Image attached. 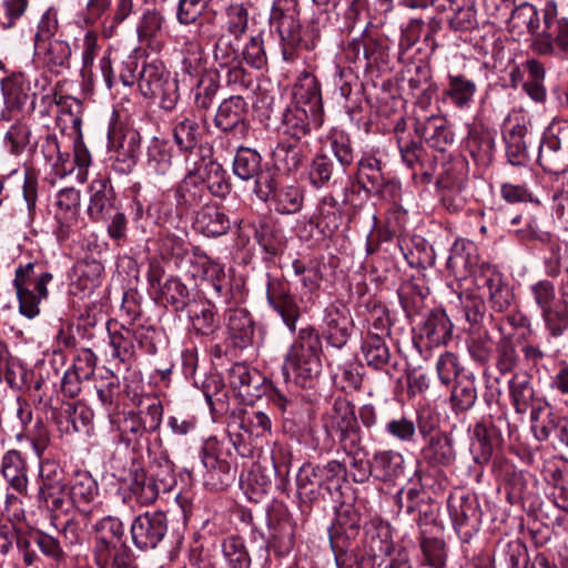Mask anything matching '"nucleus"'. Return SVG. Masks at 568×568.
Wrapping results in <instances>:
<instances>
[{
    "mask_svg": "<svg viewBox=\"0 0 568 568\" xmlns=\"http://www.w3.org/2000/svg\"><path fill=\"white\" fill-rule=\"evenodd\" d=\"M172 168V149L168 142L152 139L146 149L145 170L154 176L166 175Z\"/></svg>",
    "mask_w": 568,
    "mask_h": 568,
    "instance_id": "58836bf2",
    "label": "nucleus"
},
{
    "mask_svg": "<svg viewBox=\"0 0 568 568\" xmlns=\"http://www.w3.org/2000/svg\"><path fill=\"white\" fill-rule=\"evenodd\" d=\"M541 19L542 26L531 49L540 55H554L557 48L568 59V18H559L557 4L548 1L541 10Z\"/></svg>",
    "mask_w": 568,
    "mask_h": 568,
    "instance_id": "7ed1b4c3",
    "label": "nucleus"
},
{
    "mask_svg": "<svg viewBox=\"0 0 568 568\" xmlns=\"http://www.w3.org/2000/svg\"><path fill=\"white\" fill-rule=\"evenodd\" d=\"M140 142V133L135 130H126L121 135L115 149V160L112 164L116 172L126 174L133 170L136 164Z\"/></svg>",
    "mask_w": 568,
    "mask_h": 568,
    "instance_id": "c756f323",
    "label": "nucleus"
},
{
    "mask_svg": "<svg viewBox=\"0 0 568 568\" xmlns=\"http://www.w3.org/2000/svg\"><path fill=\"white\" fill-rule=\"evenodd\" d=\"M448 511L457 534L462 535L463 540L467 541L471 536V530L467 529L470 518L476 514V507L467 496L450 497L448 499Z\"/></svg>",
    "mask_w": 568,
    "mask_h": 568,
    "instance_id": "c03bdc74",
    "label": "nucleus"
},
{
    "mask_svg": "<svg viewBox=\"0 0 568 568\" xmlns=\"http://www.w3.org/2000/svg\"><path fill=\"white\" fill-rule=\"evenodd\" d=\"M466 149L478 166L487 168L491 164L495 154V139L487 132L470 133Z\"/></svg>",
    "mask_w": 568,
    "mask_h": 568,
    "instance_id": "8fccbe9b",
    "label": "nucleus"
},
{
    "mask_svg": "<svg viewBox=\"0 0 568 568\" xmlns=\"http://www.w3.org/2000/svg\"><path fill=\"white\" fill-rule=\"evenodd\" d=\"M477 399V390L473 381L458 382L450 395L452 407L456 412L470 409Z\"/></svg>",
    "mask_w": 568,
    "mask_h": 568,
    "instance_id": "774afa93",
    "label": "nucleus"
},
{
    "mask_svg": "<svg viewBox=\"0 0 568 568\" xmlns=\"http://www.w3.org/2000/svg\"><path fill=\"white\" fill-rule=\"evenodd\" d=\"M373 475L382 481L392 480L404 471V457L394 450H378L372 458Z\"/></svg>",
    "mask_w": 568,
    "mask_h": 568,
    "instance_id": "a18cd8bd",
    "label": "nucleus"
},
{
    "mask_svg": "<svg viewBox=\"0 0 568 568\" xmlns=\"http://www.w3.org/2000/svg\"><path fill=\"white\" fill-rule=\"evenodd\" d=\"M415 131L430 148L440 152L446 151L447 146L454 142L453 132L447 128L444 119L438 116H429L423 122L417 121Z\"/></svg>",
    "mask_w": 568,
    "mask_h": 568,
    "instance_id": "a878e982",
    "label": "nucleus"
},
{
    "mask_svg": "<svg viewBox=\"0 0 568 568\" xmlns=\"http://www.w3.org/2000/svg\"><path fill=\"white\" fill-rule=\"evenodd\" d=\"M266 298L271 307L280 314L287 328L294 332L300 317V307L287 285L278 278L268 276Z\"/></svg>",
    "mask_w": 568,
    "mask_h": 568,
    "instance_id": "4468645a",
    "label": "nucleus"
},
{
    "mask_svg": "<svg viewBox=\"0 0 568 568\" xmlns=\"http://www.w3.org/2000/svg\"><path fill=\"white\" fill-rule=\"evenodd\" d=\"M297 495L303 503H313L317 500L321 494L318 476L313 468V464H304L296 475Z\"/></svg>",
    "mask_w": 568,
    "mask_h": 568,
    "instance_id": "6e6d98bb",
    "label": "nucleus"
},
{
    "mask_svg": "<svg viewBox=\"0 0 568 568\" xmlns=\"http://www.w3.org/2000/svg\"><path fill=\"white\" fill-rule=\"evenodd\" d=\"M352 321L345 311L329 305L325 308L324 336L327 343L336 348H342L351 335Z\"/></svg>",
    "mask_w": 568,
    "mask_h": 568,
    "instance_id": "412c9836",
    "label": "nucleus"
},
{
    "mask_svg": "<svg viewBox=\"0 0 568 568\" xmlns=\"http://www.w3.org/2000/svg\"><path fill=\"white\" fill-rule=\"evenodd\" d=\"M322 422L328 435L338 434L339 444L361 437L354 405L345 397L334 399L331 408L323 415Z\"/></svg>",
    "mask_w": 568,
    "mask_h": 568,
    "instance_id": "1a4fd4ad",
    "label": "nucleus"
},
{
    "mask_svg": "<svg viewBox=\"0 0 568 568\" xmlns=\"http://www.w3.org/2000/svg\"><path fill=\"white\" fill-rule=\"evenodd\" d=\"M224 33L242 39L248 29V9L245 3H232L224 11Z\"/></svg>",
    "mask_w": 568,
    "mask_h": 568,
    "instance_id": "864d4df0",
    "label": "nucleus"
},
{
    "mask_svg": "<svg viewBox=\"0 0 568 568\" xmlns=\"http://www.w3.org/2000/svg\"><path fill=\"white\" fill-rule=\"evenodd\" d=\"M99 486L90 473L75 471L70 480L69 496L72 504L87 517L100 513V506L90 504L98 497Z\"/></svg>",
    "mask_w": 568,
    "mask_h": 568,
    "instance_id": "2eb2a0df",
    "label": "nucleus"
},
{
    "mask_svg": "<svg viewBox=\"0 0 568 568\" xmlns=\"http://www.w3.org/2000/svg\"><path fill=\"white\" fill-rule=\"evenodd\" d=\"M453 325L444 312H432L420 327L422 337L430 346L446 344L452 337Z\"/></svg>",
    "mask_w": 568,
    "mask_h": 568,
    "instance_id": "49530a36",
    "label": "nucleus"
},
{
    "mask_svg": "<svg viewBox=\"0 0 568 568\" xmlns=\"http://www.w3.org/2000/svg\"><path fill=\"white\" fill-rule=\"evenodd\" d=\"M241 40L224 32L217 36L213 47V58L220 67H230L241 62Z\"/></svg>",
    "mask_w": 568,
    "mask_h": 568,
    "instance_id": "603ef678",
    "label": "nucleus"
},
{
    "mask_svg": "<svg viewBox=\"0 0 568 568\" xmlns=\"http://www.w3.org/2000/svg\"><path fill=\"white\" fill-rule=\"evenodd\" d=\"M359 519L357 515L345 519L344 515H339L337 526H334L329 532V542L334 555L353 551L351 541L355 540L359 534Z\"/></svg>",
    "mask_w": 568,
    "mask_h": 568,
    "instance_id": "4c0bfd02",
    "label": "nucleus"
},
{
    "mask_svg": "<svg viewBox=\"0 0 568 568\" xmlns=\"http://www.w3.org/2000/svg\"><path fill=\"white\" fill-rule=\"evenodd\" d=\"M93 549L125 544L124 526L118 517L104 516L93 525Z\"/></svg>",
    "mask_w": 568,
    "mask_h": 568,
    "instance_id": "c9c22d12",
    "label": "nucleus"
},
{
    "mask_svg": "<svg viewBox=\"0 0 568 568\" xmlns=\"http://www.w3.org/2000/svg\"><path fill=\"white\" fill-rule=\"evenodd\" d=\"M222 551L230 568H250L251 557L242 538L235 536L225 538L222 542Z\"/></svg>",
    "mask_w": 568,
    "mask_h": 568,
    "instance_id": "052dcab7",
    "label": "nucleus"
},
{
    "mask_svg": "<svg viewBox=\"0 0 568 568\" xmlns=\"http://www.w3.org/2000/svg\"><path fill=\"white\" fill-rule=\"evenodd\" d=\"M546 331L551 337L561 336L568 328V311L556 304L540 312Z\"/></svg>",
    "mask_w": 568,
    "mask_h": 568,
    "instance_id": "69168bd1",
    "label": "nucleus"
},
{
    "mask_svg": "<svg viewBox=\"0 0 568 568\" xmlns=\"http://www.w3.org/2000/svg\"><path fill=\"white\" fill-rule=\"evenodd\" d=\"M538 162L545 171L552 174H562L568 171V146L562 148L552 128L545 132L540 142Z\"/></svg>",
    "mask_w": 568,
    "mask_h": 568,
    "instance_id": "dca6fc26",
    "label": "nucleus"
},
{
    "mask_svg": "<svg viewBox=\"0 0 568 568\" xmlns=\"http://www.w3.org/2000/svg\"><path fill=\"white\" fill-rule=\"evenodd\" d=\"M528 123L526 114L518 110L510 111L504 120L503 139L506 158L511 165L524 166L529 161Z\"/></svg>",
    "mask_w": 568,
    "mask_h": 568,
    "instance_id": "0eeeda50",
    "label": "nucleus"
},
{
    "mask_svg": "<svg viewBox=\"0 0 568 568\" xmlns=\"http://www.w3.org/2000/svg\"><path fill=\"white\" fill-rule=\"evenodd\" d=\"M270 21L280 36L283 59L294 60L296 50L302 44L296 0H276L272 7Z\"/></svg>",
    "mask_w": 568,
    "mask_h": 568,
    "instance_id": "20e7f679",
    "label": "nucleus"
},
{
    "mask_svg": "<svg viewBox=\"0 0 568 568\" xmlns=\"http://www.w3.org/2000/svg\"><path fill=\"white\" fill-rule=\"evenodd\" d=\"M195 223L206 236L224 235L231 226L230 219L217 204H206L196 214Z\"/></svg>",
    "mask_w": 568,
    "mask_h": 568,
    "instance_id": "72a5a7b5",
    "label": "nucleus"
},
{
    "mask_svg": "<svg viewBox=\"0 0 568 568\" xmlns=\"http://www.w3.org/2000/svg\"><path fill=\"white\" fill-rule=\"evenodd\" d=\"M275 210L281 214H294L303 206V192L298 186L288 185L274 190Z\"/></svg>",
    "mask_w": 568,
    "mask_h": 568,
    "instance_id": "680f3d73",
    "label": "nucleus"
},
{
    "mask_svg": "<svg viewBox=\"0 0 568 568\" xmlns=\"http://www.w3.org/2000/svg\"><path fill=\"white\" fill-rule=\"evenodd\" d=\"M133 545L142 551L155 549L168 532V519L162 511H145L130 527Z\"/></svg>",
    "mask_w": 568,
    "mask_h": 568,
    "instance_id": "6e6552de",
    "label": "nucleus"
},
{
    "mask_svg": "<svg viewBox=\"0 0 568 568\" xmlns=\"http://www.w3.org/2000/svg\"><path fill=\"white\" fill-rule=\"evenodd\" d=\"M139 89L144 97L160 98L161 108L171 111L179 101L178 82L159 61L146 63L139 78Z\"/></svg>",
    "mask_w": 568,
    "mask_h": 568,
    "instance_id": "423d86ee",
    "label": "nucleus"
},
{
    "mask_svg": "<svg viewBox=\"0 0 568 568\" xmlns=\"http://www.w3.org/2000/svg\"><path fill=\"white\" fill-rule=\"evenodd\" d=\"M233 172L243 181H253V191L262 201H267L275 190L272 171L262 164V156L251 148H240L236 151Z\"/></svg>",
    "mask_w": 568,
    "mask_h": 568,
    "instance_id": "39448f33",
    "label": "nucleus"
},
{
    "mask_svg": "<svg viewBox=\"0 0 568 568\" xmlns=\"http://www.w3.org/2000/svg\"><path fill=\"white\" fill-rule=\"evenodd\" d=\"M229 383L243 397L258 396L263 376L245 363H235L229 371Z\"/></svg>",
    "mask_w": 568,
    "mask_h": 568,
    "instance_id": "cd10ccee",
    "label": "nucleus"
},
{
    "mask_svg": "<svg viewBox=\"0 0 568 568\" xmlns=\"http://www.w3.org/2000/svg\"><path fill=\"white\" fill-rule=\"evenodd\" d=\"M194 24V38L185 43L187 48L183 50L182 59L183 69L190 75L197 74L203 68L204 50L201 41H210L217 36V24L213 17L202 16Z\"/></svg>",
    "mask_w": 568,
    "mask_h": 568,
    "instance_id": "9b49d317",
    "label": "nucleus"
},
{
    "mask_svg": "<svg viewBox=\"0 0 568 568\" xmlns=\"http://www.w3.org/2000/svg\"><path fill=\"white\" fill-rule=\"evenodd\" d=\"M186 174L176 189V196L180 203L187 206L199 204L205 193V186L201 179L199 161L185 158Z\"/></svg>",
    "mask_w": 568,
    "mask_h": 568,
    "instance_id": "b1692460",
    "label": "nucleus"
},
{
    "mask_svg": "<svg viewBox=\"0 0 568 568\" xmlns=\"http://www.w3.org/2000/svg\"><path fill=\"white\" fill-rule=\"evenodd\" d=\"M0 473L11 489L26 494L28 489V466L22 454L17 449L8 450L1 458Z\"/></svg>",
    "mask_w": 568,
    "mask_h": 568,
    "instance_id": "aec40b11",
    "label": "nucleus"
},
{
    "mask_svg": "<svg viewBox=\"0 0 568 568\" xmlns=\"http://www.w3.org/2000/svg\"><path fill=\"white\" fill-rule=\"evenodd\" d=\"M322 341L316 331L302 327L290 347L284 362V371L293 375L296 383L307 386L322 373Z\"/></svg>",
    "mask_w": 568,
    "mask_h": 568,
    "instance_id": "f257e3e1",
    "label": "nucleus"
},
{
    "mask_svg": "<svg viewBox=\"0 0 568 568\" xmlns=\"http://www.w3.org/2000/svg\"><path fill=\"white\" fill-rule=\"evenodd\" d=\"M508 392L516 414L525 415L536 402L532 377L526 373H516L508 382Z\"/></svg>",
    "mask_w": 568,
    "mask_h": 568,
    "instance_id": "bb28decb",
    "label": "nucleus"
},
{
    "mask_svg": "<svg viewBox=\"0 0 568 568\" xmlns=\"http://www.w3.org/2000/svg\"><path fill=\"white\" fill-rule=\"evenodd\" d=\"M322 113H313L300 104L288 105L283 114L280 131L283 135L301 142L311 133L313 126L322 125Z\"/></svg>",
    "mask_w": 568,
    "mask_h": 568,
    "instance_id": "ddd939ff",
    "label": "nucleus"
},
{
    "mask_svg": "<svg viewBox=\"0 0 568 568\" xmlns=\"http://www.w3.org/2000/svg\"><path fill=\"white\" fill-rule=\"evenodd\" d=\"M341 447L349 458L353 480L359 484L366 483L373 475V466L372 460L367 459V452L361 446V437L342 443Z\"/></svg>",
    "mask_w": 568,
    "mask_h": 568,
    "instance_id": "473e14b6",
    "label": "nucleus"
},
{
    "mask_svg": "<svg viewBox=\"0 0 568 568\" xmlns=\"http://www.w3.org/2000/svg\"><path fill=\"white\" fill-rule=\"evenodd\" d=\"M92 556L98 568H138L133 554L125 544L92 549Z\"/></svg>",
    "mask_w": 568,
    "mask_h": 568,
    "instance_id": "e433bc0d",
    "label": "nucleus"
},
{
    "mask_svg": "<svg viewBox=\"0 0 568 568\" xmlns=\"http://www.w3.org/2000/svg\"><path fill=\"white\" fill-rule=\"evenodd\" d=\"M219 88L220 83L216 75H202L193 89L195 108L200 110L210 109L216 97Z\"/></svg>",
    "mask_w": 568,
    "mask_h": 568,
    "instance_id": "0e129e2a",
    "label": "nucleus"
},
{
    "mask_svg": "<svg viewBox=\"0 0 568 568\" xmlns=\"http://www.w3.org/2000/svg\"><path fill=\"white\" fill-rule=\"evenodd\" d=\"M444 94L458 109H468L477 92L476 83L463 74H449Z\"/></svg>",
    "mask_w": 568,
    "mask_h": 568,
    "instance_id": "37998d69",
    "label": "nucleus"
},
{
    "mask_svg": "<svg viewBox=\"0 0 568 568\" xmlns=\"http://www.w3.org/2000/svg\"><path fill=\"white\" fill-rule=\"evenodd\" d=\"M60 114L57 116V122L64 133H74L81 131V109L82 103L80 100L71 97H59L55 100Z\"/></svg>",
    "mask_w": 568,
    "mask_h": 568,
    "instance_id": "de8ad7c7",
    "label": "nucleus"
},
{
    "mask_svg": "<svg viewBox=\"0 0 568 568\" xmlns=\"http://www.w3.org/2000/svg\"><path fill=\"white\" fill-rule=\"evenodd\" d=\"M318 476V483L322 489L332 491L333 487L339 486V479L346 475V466L338 460H329L325 465H313Z\"/></svg>",
    "mask_w": 568,
    "mask_h": 568,
    "instance_id": "338daca9",
    "label": "nucleus"
},
{
    "mask_svg": "<svg viewBox=\"0 0 568 568\" xmlns=\"http://www.w3.org/2000/svg\"><path fill=\"white\" fill-rule=\"evenodd\" d=\"M247 103L240 95H232L221 102L216 110L214 124L223 132L244 138L248 131L246 121Z\"/></svg>",
    "mask_w": 568,
    "mask_h": 568,
    "instance_id": "f8f14e48",
    "label": "nucleus"
},
{
    "mask_svg": "<svg viewBox=\"0 0 568 568\" xmlns=\"http://www.w3.org/2000/svg\"><path fill=\"white\" fill-rule=\"evenodd\" d=\"M474 284L478 290L487 291L490 306L495 312L507 311L515 301L513 290L503 282L500 274L494 271L488 270L476 275Z\"/></svg>",
    "mask_w": 568,
    "mask_h": 568,
    "instance_id": "f3484780",
    "label": "nucleus"
},
{
    "mask_svg": "<svg viewBox=\"0 0 568 568\" xmlns=\"http://www.w3.org/2000/svg\"><path fill=\"white\" fill-rule=\"evenodd\" d=\"M190 267L187 272L194 280L209 282L214 291L222 294L224 290L225 272L224 266L212 260L206 253L196 248L189 257Z\"/></svg>",
    "mask_w": 568,
    "mask_h": 568,
    "instance_id": "a211bd4d",
    "label": "nucleus"
},
{
    "mask_svg": "<svg viewBox=\"0 0 568 568\" xmlns=\"http://www.w3.org/2000/svg\"><path fill=\"white\" fill-rule=\"evenodd\" d=\"M40 53H43V62L51 72L59 74L70 68L71 48L67 41H49Z\"/></svg>",
    "mask_w": 568,
    "mask_h": 568,
    "instance_id": "3c124183",
    "label": "nucleus"
},
{
    "mask_svg": "<svg viewBox=\"0 0 568 568\" xmlns=\"http://www.w3.org/2000/svg\"><path fill=\"white\" fill-rule=\"evenodd\" d=\"M0 91L3 99V109L0 112V120L10 121L14 112L21 111L30 97L37 93L31 92V84L26 74L21 71H10L0 80Z\"/></svg>",
    "mask_w": 568,
    "mask_h": 568,
    "instance_id": "9d476101",
    "label": "nucleus"
},
{
    "mask_svg": "<svg viewBox=\"0 0 568 568\" xmlns=\"http://www.w3.org/2000/svg\"><path fill=\"white\" fill-rule=\"evenodd\" d=\"M200 134L199 122L193 116L179 118L172 129L174 143L181 152L187 153L186 158H191V161L202 156L195 151Z\"/></svg>",
    "mask_w": 568,
    "mask_h": 568,
    "instance_id": "393cba45",
    "label": "nucleus"
},
{
    "mask_svg": "<svg viewBox=\"0 0 568 568\" xmlns=\"http://www.w3.org/2000/svg\"><path fill=\"white\" fill-rule=\"evenodd\" d=\"M199 168H201V179L204 186L217 197H225L231 191V184L223 166L214 160L199 158Z\"/></svg>",
    "mask_w": 568,
    "mask_h": 568,
    "instance_id": "f704fd0d",
    "label": "nucleus"
},
{
    "mask_svg": "<svg viewBox=\"0 0 568 568\" xmlns=\"http://www.w3.org/2000/svg\"><path fill=\"white\" fill-rule=\"evenodd\" d=\"M506 22L509 32L517 36L529 34L537 38V33H539L541 29L539 12L537 8L529 2H523L516 6L510 11Z\"/></svg>",
    "mask_w": 568,
    "mask_h": 568,
    "instance_id": "5701e85b",
    "label": "nucleus"
},
{
    "mask_svg": "<svg viewBox=\"0 0 568 568\" xmlns=\"http://www.w3.org/2000/svg\"><path fill=\"white\" fill-rule=\"evenodd\" d=\"M422 458L432 467L449 466L456 454L452 440L443 434H434L422 449Z\"/></svg>",
    "mask_w": 568,
    "mask_h": 568,
    "instance_id": "7c9ffc66",
    "label": "nucleus"
},
{
    "mask_svg": "<svg viewBox=\"0 0 568 568\" xmlns=\"http://www.w3.org/2000/svg\"><path fill=\"white\" fill-rule=\"evenodd\" d=\"M30 125L22 121H16L4 134V146L12 155L22 154L30 144Z\"/></svg>",
    "mask_w": 568,
    "mask_h": 568,
    "instance_id": "13d9d810",
    "label": "nucleus"
},
{
    "mask_svg": "<svg viewBox=\"0 0 568 568\" xmlns=\"http://www.w3.org/2000/svg\"><path fill=\"white\" fill-rule=\"evenodd\" d=\"M229 338L239 348H246L253 343L254 321L245 308L229 310L225 314Z\"/></svg>",
    "mask_w": 568,
    "mask_h": 568,
    "instance_id": "6ab92c4d",
    "label": "nucleus"
},
{
    "mask_svg": "<svg viewBox=\"0 0 568 568\" xmlns=\"http://www.w3.org/2000/svg\"><path fill=\"white\" fill-rule=\"evenodd\" d=\"M273 159L280 170L296 171L304 160V143L281 141L273 151Z\"/></svg>",
    "mask_w": 568,
    "mask_h": 568,
    "instance_id": "09e8293b",
    "label": "nucleus"
},
{
    "mask_svg": "<svg viewBox=\"0 0 568 568\" xmlns=\"http://www.w3.org/2000/svg\"><path fill=\"white\" fill-rule=\"evenodd\" d=\"M88 214L95 222L104 221L114 209V191L108 179H97L90 185Z\"/></svg>",
    "mask_w": 568,
    "mask_h": 568,
    "instance_id": "4be33fe9",
    "label": "nucleus"
},
{
    "mask_svg": "<svg viewBox=\"0 0 568 568\" xmlns=\"http://www.w3.org/2000/svg\"><path fill=\"white\" fill-rule=\"evenodd\" d=\"M221 445L216 438H209L201 448V460L203 466L212 474H216L222 485H227L233 479L231 465L220 455Z\"/></svg>",
    "mask_w": 568,
    "mask_h": 568,
    "instance_id": "ea45409f",
    "label": "nucleus"
},
{
    "mask_svg": "<svg viewBox=\"0 0 568 568\" xmlns=\"http://www.w3.org/2000/svg\"><path fill=\"white\" fill-rule=\"evenodd\" d=\"M294 100L293 104L303 105L313 113H322L320 83L315 75L306 71L298 75L294 85Z\"/></svg>",
    "mask_w": 568,
    "mask_h": 568,
    "instance_id": "c85d7f7f",
    "label": "nucleus"
},
{
    "mask_svg": "<svg viewBox=\"0 0 568 568\" xmlns=\"http://www.w3.org/2000/svg\"><path fill=\"white\" fill-rule=\"evenodd\" d=\"M466 321L471 325H478L483 322L486 313L484 298L476 292L466 288L458 295Z\"/></svg>",
    "mask_w": 568,
    "mask_h": 568,
    "instance_id": "e2e57ef3",
    "label": "nucleus"
},
{
    "mask_svg": "<svg viewBox=\"0 0 568 568\" xmlns=\"http://www.w3.org/2000/svg\"><path fill=\"white\" fill-rule=\"evenodd\" d=\"M362 349L365 362L375 369H382L389 361V349L386 343L377 335L367 336Z\"/></svg>",
    "mask_w": 568,
    "mask_h": 568,
    "instance_id": "bf43d9fd",
    "label": "nucleus"
},
{
    "mask_svg": "<svg viewBox=\"0 0 568 568\" xmlns=\"http://www.w3.org/2000/svg\"><path fill=\"white\" fill-rule=\"evenodd\" d=\"M53 275L43 271L39 264L29 262L20 264L14 271L13 286L19 302V312L34 318L40 314V303L48 297L47 285Z\"/></svg>",
    "mask_w": 568,
    "mask_h": 568,
    "instance_id": "f03ea898",
    "label": "nucleus"
},
{
    "mask_svg": "<svg viewBox=\"0 0 568 568\" xmlns=\"http://www.w3.org/2000/svg\"><path fill=\"white\" fill-rule=\"evenodd\" d=\"M189 318L194 332L210 336L219 328L215 306L209 301L194 302L189 306Z\"/></svg>",
    "mask_w": 568,
    "mask_h": 568,
    "instance_id": "a19ab883",
    "label": "nucleus"
},
{
    "mask_svg": "<svg viewBox=\"0 0 568 568\" xmlns=\"http://www.w3.org/2000/svg\"><path fill=\"white\" fill-rule=\"evenodd\" d=\"M395 499L400 511H405L407 515L418 513L416 521L420 525V514L423 513L422 508L425 506L422 484L419 481L413 483L412 486L402 488L397 491Z\"/></svg>",
    "mask_w": 568,
    "mask_h": 568,
    "instance_id": "5fc2aeb1",
    "label": "nucleus"
},
{
    "mask_svg": "<svg viewBox=\"0 0 568 568\" xmlns=\"http://www.w3.org/2000/svg\"><path fill=\"white\" fill-rule=\"evenodd\" d=\"M394 550L390 532L387 527L371 526L365 530L363 554L376 564L377 559L387 557Z\"/></svg>",
    "mask_w": 568,
    "mask_h": 568,
    "instance_id": "2f4dec72",
    "label": "nucleus"
},
{
    "mask_svg": "<svg viewBox=\"0 0 568 568\" xmlns=\"http://www.w3.org/2000/svg\"><path fill=\"white\" fill-rule=\"evenodd\" d=\"M357 182L371 193H379L386 184L381 160L365 155L358 162Z\"/></svg>",
    "mask_w": 568,
    "mask_h": 568,
    "instance_id": "79ce46f5",
    "label": "nucleus"
},
{
    "mask_svg": "<svg viewBox=\"0 0 568 568\" xmlns=\"http://www.w3.org/2000/svg\"><path fill=\"white\" fill-rule=\"evenodd\" d=\"M41 485L39 495L52 496L55 493H64L65 478L63 469L54 462L45 460L40 466Z\"/></svg>",
    "mask_w": 568,
    "mask_h": 568,
    "instance_id": "4d7b16f0",
    "label": "nucleus"
}]
</instances>
